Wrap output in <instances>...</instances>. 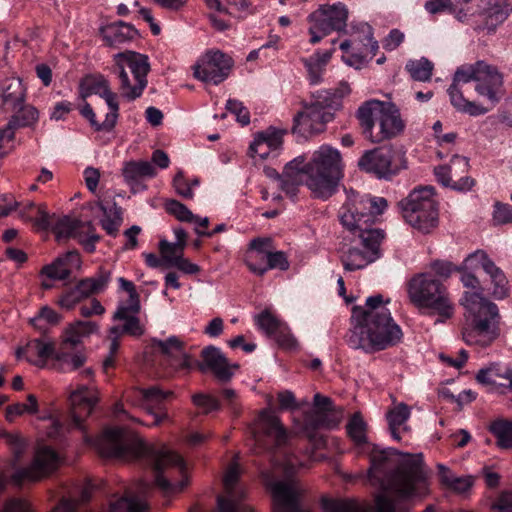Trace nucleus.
Instances as JSON below:
<instances>
[{
    "instance_id": "nucleus-1",
    "label": "nucleus",
    "mask_w": 512,
    "mask_h": 512,
    "mask_svg": "<svg viewBox=\"0 0 512 512\" xmlns=\"http://www.w3.org/2000/svg\"><path fill=\"white\" fill-rule=\"evenodd\" d=\"M94 445L102 457L147 463L155 473V484L165 493L180 492L188 485L187 466L179 454L165 445L148 444L128 429L107 428Z\"/></svg>"
},
{
    "instance_id": "nucleus-2",
    "label": "nucleus",
    "mask_w": 512,
    "mask_h": 512,
    "mask_svg": "<svg viewBox=\"0 0 512 512\" xmlns=\"http://www.w3.org/2000/svg\"><path fill=\"white\" fill-rule=\"evenodd\" d=\"M369 458V482L382 491L375 497L376 512H395L394 501L384 492L400 500L423 497L428 493L422 454H403L393 448L374 447Z\"/></svg>"
},
{
    "instance_id": "nucleus-3",
    "label": "nucleus",
    "mask_w": 512,
    "mask_h": 512,
    "mask_svg": "<svg viewBox=\"0 0 512 512\" xmlns=\"http://www.w3.org/2000/svg\"><path fill=\"white\" fill-rule=\"evenodd\" d=\"M387 206V200L383 197L360 195L352 189L347 191L339 218L343 227L358 235L359 241L341 254L345 271L363 269L381 257L380 244L384 234L380 229H373L372 225Z\"/></svg>"
},
{
    "instance_id": "nucleus-4",
    "label": "nucleus",
    "mask_w": 512,
    "mask_h": 512,
    "mask_svg": "<svg viewBox=\"0 0 512 512\" xmlns=\"http://www.w3.org/2000/svg\"><path fill=\"white\" fill-rule=\"evenodd\" d=\"M380 294L366 299L365 306L352 309L353 328L348 344L366 353L381 351L398 344L403 338L400 326L392 318L390 310Z\"/></svg>"
},
{
    "instance_id": "nucleus-5",
    "label": "nucleus",
    "mask_w": 512,
    "mask_h": 512,
    "mask_svg": "<svg viewBox=\"0 0 512 512\" xmlns=\"http://www.w3.org/2000/svg\"><path fill=\"white\" fill-rule=\"evenodd\" d=\"M461 282L467 288L476 289V291H466L460 301L472 317L471 323L463 328V340L468 345L486 347L498 335L500 320L498 307L482 295L479 279L470 270H463Z\"/></svg>"
},
{
    "instance_id": "nucleus-6",
    "label": "nucleus",
    "mask_w": 512,
    "mask_h": 512,
    "mask_svg": "<svg viewBox=\"0 0 512 512\" xmlns=\"http://www.w3.org/2000/svg\"><path fill=\"white\" fill-rule=\"evenodd\" d=\"M255 453H267L274 468L291 476L302 462L289 451V435L279 417L270 409H263L250 426Z\"/></svg>"
},
{
    "instance_id": "nucleus-7",
    "label": "nucleus",
    "mask_w": 512,
    "mask_h": 512,
    "mask_svg": "<svg viewBox=\"0 0 512 512\" xmlns=\"http://www.w3.org/2000/svg\"><path fill=\"white\" fill-rule=\"evenodd\" d=\"M410 301L418 308H425L438 316L435 323H444L453 316L454 306L443 283L431 273H419L407 284Z\"/></svg>"
},
{
    "instance_id": "nucleus-8",
    "label": "nucleus",
    "mask_w": 512,
    "mask_h": 512,
    "mask_svg": "<svg viewBox=\"0 0 512 512\" xmlns=\"http://www.w3.org/2000/svg\"><path fill=\"white\" fill-rule=\"evenodd\" d=\"M307 175L306 185L315 197H330L342 177L340 152L329 145L320 146L307 163Z\"/></svg>"
},
{
    "instance_id": "nucleus-9",
    "label": "nucleus",
    "mask_w": 512,
    "mask_h": 512,
    "mask_svg": "<svg viewBox=\"0 0 512 512\" xmlns=\"http://www.w3.org/2000/svg\"><path fill=\"white\" fill-rule=\"evenodd\" d=\"M406 223L421 233H430L438 226L439 210L433 186L413 189L399 202Z\"/></svg>"
},
{
    "instance_id": "nucleus-10",
    "label": "nucleus",
    "mask_w": 512,
    "mask_h": 512,
    "mask_svg": "<svg viewBox=\"0 0 512 512\" xmlns=\"http://www.w3.org/2000/svg\"><path fill=\"white\" fill-rule=\"evenodd\" d=\"M150 65L146 55L124 51L114 55L112 71L120 80L122 95L128 100L140 97L147 86Z\"/></svg>"
},
{
    "instance_id": "nucleus-11",
    "label": "nucleus",
    "mask_w": 512,
    "mask_h": 512,
    "mask_svg": "<svg viewBox=\"0 0 512 512\" xmlns=\"http://www.w3.org/2000/svg\"><path fill=\"white\" fill-rule=\"evenodd\" d=\"M70 346L60 345L56 350L52 342L35 339L26 347L17 349L18 359H25L28 362L43 365L45 361L52 358L56 361L62 372H71L79 369L86 362L85 355L80 351H73Z\"/></svg>"
},
{
    "instance_id": "nucleus-12",
    "label": "nucleus",
    "mask_w": 512,
    "mask_h": 512,
    "mask_svg": "<svg viewBox=\"0 0 512 512\" xmlns=\"http://www.w3.org/2000/svg\"><path fill=\"white\" fill-rule=\"evenodd\" d=\"M457 7L456 19L470 23L475 16L481 18L476 30L494 33L509 16L510 9L506 0H454Z\"/></svg>"
},
{
    "instance_id": "nucleus-13",
    "label": "nucleus",
    "mask_w": 512,
    "mask_h": 512,
    "mask_svg": "<svg viewBox=\"0 0 512 512\" xmlns=\"http://www.w3.org/2000/svg\"><path fill=\"white\" fill-rule=\"evenodd\" d=\"M351 36L340 44L344 52L342 60L350 67L361 69L368 57L372 59L376 55L379 45L373 37V28L366 22L353 25Z\"/></svg>"
},
{
    "instance_id": "nucleus-14",
    "label": "nucleus",
    "mask_w": 512,
    "mask_h": 512,
    "mask_svg": "<svg viewBox=\"0 0 512 512\" xmlns=\"http://www.w3.org/2000/svg\"><path fill=\"white\" fill-rule=\"evenodd\" d=\"M348 9L342 3L322 5L308 16L310 43L316 44L328 34L345 30Z\"/></svg>"
},
{
    "instance_id": "nucleus-15",
    "label": "nucleus",
    "mask_w": 512,
    "mask_h": 512,
    "mask_svg": "<svg viewBox=\"0 0 512 512\" xmlns=\"http://www.w3.org/2000/svg\"><path fill=\"white\" fill-rule=\"evenodd\" d=\"M327 95L317 91L312 94V101L294 117V132L315 134L323 131L325 124L333 119L335 111L328 107V102L324 99Z\"/></svg>"
},
{
    "instance_id": "nucleus-16",
    "label": "nucleus",
    "mask_w": 512,
    "mask_h": 512,
    "mask_svg": "<svg viewBox=\"0 0 512 512\" xmlns=\"http://www.w3.org/2000/svg\"><path fill=\"white\" fill-rule=\"evenodd\" d=\"M111 272L101 268L93 277L80 280L75 286L65 289L58 297L57 304L65 310H72L82 300L103 292L110 282Z\"/></svg>"
},
{
    "instance_id": "nucleus-17",
    "label": "nucleus",
    "mask_w": 512,
    "mask_h": 512,
    "mask_svg": "<svg viewBox=\"0 0 512 512\" xmlns=\"http://www.w3.org/2000/svg\"><path fill=\"white\" fill-rule=\"evenodd\" d=\"M240 466L236 460L232 461L224 474L223 485L226 496H219L217 504L219 512H254V510L244 504L246 491L238 485L240 477Z\"/></svg>"
},
{
    "instance_id": "nucleus-18",
    "label": "nucleus",
    "mask_w": 512,
    "mask_h": 512,
    "mask_svg": "<svg viewBox=\"0 0 512 512\" xmlns=\"http://www.w3.org/2000/svg\"><path fill=\"white\" fill-rule=\"evenodd\" d=\"M468 168L469 161L466 157L454 155L449 164L436 166L434 175L442 186L458 192H467L475 185L474 179L467 175Z\"/></svg>"
},
{
    "instance_id": "nucleus-19",
    "label": "nucleus",
    "mask_w": 512,
    "mask_h": 512,
    "mask_svg": "<svg viewBox=\"0 0 512 512\" xmlns=\"http://www.w3.org/2000/svg\"><path fill=\"white\" fill-rule=\"evenodd\" d=\"M171 394L170 391H163L158 386H151L146 389L132 388L126 391L124 398L132 406L142 407L153 415V424L158 425L167 418V413L163 411V404Z\"/></svg>"
},
{
    "instance_id": "nucleus-20",
    "label": "nucleus",
    "mask_w": 512,
    "mask_h": 512,
    "mask_svg": "<svg viewBox=\"0 0 512 512\" xmlns=\"http://www.w3.org/2000/svg\"><path fill=\"white\" fill-rule=\"evenodd\" d=\"M232 66L231 58L221 51L207 52L195 65V78L218 85L229 75Z\"/></svg>"
},
{
    "instance_id": "nucleus-21",
    "label": "nucleus",
    "mask_w": 512,
    "mask_h": 512,
    "mask_svg": "<svg viewBox=\"0 0 512 512\" xmlns=\"http://www.w3.org/2000/svg\"><path fill=\"white\" fill-rule=\"evenodd\" d=\"M478 66L480 69L476 77L475 91L492 104H497L505 93L503 75L497 67L483 60L478 61Z\"/></svg>"
},
{
    "instance_id": "nucleus-22",
    "label": "nucleus",
    "mask_w": 512,
    "mask_h": 512,
    "mask_svg": "<svg viewBox=\"0 0 512 512\" xmlns=\"http://www.w3.org/2000/svg\"><path fill=\"white\" fill-rule=\"evenodd\" d=\"M201 362L195 364L201 372L210 371L215 378L223 383L229 382L239 369L237 363H231L220 348L213 345L201 351Z\"/></svg>"
},
{
    "instance_id": "nucleus-23",
    "label": "nucleus",
    "mask_w": 512,
    "mask_h": 512,
    "mask_svg": "<svg viewBox=\"0 0 512 512\" xmlns=\"http://www.w3.org/2000/svg\"><path fill=\"white\" fill-rule=\"evenodd\" d=\"M96 93L105 100L109 108V112H107L105 120L102 123H99L96 120V115L91 105L88 103L81 108L80 113L89 121L96 131H111L115 127L119 115L117 94L110 90L108 82L105 79H101L99 81Z\"/></svg>"
},
{
    "instance_id": "nucleus-24",
    "label": "nucleus",
    "mask_w": 512,
    "mask_h": 512,
    "mask_svg": "<svg viewBox=\"0 0 512 512\" xmlns=\"http://www.w3.org/2000/svg\"><path fill=\"white\" fill-rule=\"evenodd\" d=\"M314 408L304 415L303 430L315 444L323 441V437H317L315 431L319 428H330L333 423L329 413L332 410V401L329 397L316 393L313 398Z\"/></svg>"
},
{
    "instance_id": "nucleus-25",
    "label": "nucleus",
    "mask_w": 512,
    "mask_h": 512,
    "mask_svg": "<svg viewBox=\"0 0 512 512\" xmlns=\"http://www.w3.org/2000/svg\"><path fill=\"white\" fill-rule=\"evenodd\" d=\"M392 159L393 152L390 149L375 148L362 155L358 166L361 170L372 173L378 178L389 179L399 171Z\"/></svg>"
},
{
    "instance_id": "nucleus-26",
    "label": "nucleus",
    "mask_w": 512,
    "mask_h": 512,
    "mask_svg": "<svg viewBox=\"0 0 512 512\" xmlns=\"http://www.w3.org/2000/svg\"><path fill=\"white\" fill-rule=\"evenodd\" d=\"M58 463V456L56 452L50 447L40 448L32 461V463L25 468L18 469L14 475V480L22 482L25 480L37 481L56 469Z\"/></svg>"
},
{
    "instance_id": "nucleus-27",
    "label": "nucleus",
    "mask_w": 512,
    "mask_h": 512,
    "mask_svg": "<svg viewBox=\"0 0 512 512\" xmlns=\"http://www.w3.org/2000/svg\"><path fill=\"white\" fill-rule=\"evenodd\" d=\"M68 399L72 427L84 430V420L91 414L98 400L95 390L86 385H80L70 392Z\"/></svg>"
},
{
    "instance_id": "nucleus-28",
    "label": "nucleus",
    "mask_w": 512,
    "mask_h": 512,
    "mask_svg": "<svg viewBox=\"0 0 512 512\" xmlns=\"http://www.w3.org/2000/svg\"><path fill=\"white\" fill-rule=\"evenodd\" d=\"M153 345L174 371H189L193 367L194 361L185 352V343L178 336H170L165 340L153 339Z\"/></svg>"
},
{
    "instance_id": "nucleus-29",
    "label": "nucleus",
    "mask_w": 512,
    "mask_h": 512,
    "mask_svg": "<svg viewBox=\"0 0 512 512\" xmlns=\"http://www.w3.org/2000/svg\"><path fill=\"white\" fill-rule=\"evenodd\" d=\"M405 125L399 110L392 104L386 103L376 121V128L371 131L368 139L372 143H380L399 135Z\"/></svg>"
},
{
    "instance_id": "nucleus-30",
    "label": "nucleus",
    "mask_w": 512,
    "mask_h": 512,
    "mask_svg": "<svg viewBox=\"0 0 512 512\" xmlns=\"http://www.w3.org/2000/svg\"><path fill=\"white\" fill-rule=\"evenodd\" d=\"M284 134L285 130L272 126L258 132L250 144L252 156H258L262 160L270 156L277 157L282 147Z\"/></svg>"
},
{
    "instance_id": "nucleus-31",
    "label": "nucleus",
    "mask_w": 512,
    "mask_h": 512,
    "mask_svg": "<svg viewBox=\"0 0 512 512\" xmlns=\"http://www.w3.org/2000/svg\"><path fill=\"white\" fill-rule=\"evenodd\" d=\"M271 250H273V243L269 237H258L250 241L245 263L252 273L258 276L265 274L264 263H267Z\"/></svg>"
},
{
    "instance_id": "nucleus-32",
    "label": "nucleus",
    "mask_w": 512,
    "mask_h": 512,
    "mask_svg": "<svg viewBox=\"0 0 512 512\" xmlns=\"http://www.w3.org/2000/svg\"><path fill=\"white\" fill-rule=\"evenodd\" d=\"M81 266L80 254L77 251H68L57 257L52 263L41 269V275L50 280H66L73 269Z\"/></svg>"
},
{
    "instance_id": "nucleus-33",
    "label": "nucleus",
    "mask_w": 512,
    "mask_h": 512,
    "mask_svg": "<svg viewBox=\"0 0 512 512\" xmlns=\"http://www.w3.org/2000/svg\"><path fill=\"white\" fill-rule=\"evenodd\" d=\"M122 174L132 191L138 192L146 188L142 184L143 179L154 177L156 170L148 161H130L125 163Z\"/></svg>"
},
{
    "instance_id": "nucleus-34",
    "label": "nucleus",
    "mask_w": 512,
    "mask_h": 512,
    "mask_svg": "<svg viewBox=\"0 0 512 512\" xmlns=\"http://www.w3.org/2000/svg\"><path fill=\"white\" fill-rule=\"evenodd\" d=\"M26 90L20 78L10 77L0 81V99L5 112L16 110L25 102Z\"/></svg>"
},
{
    "instance_id": "nucleus-35",
    "label": "nucleus",
    "mask_w": 512,
    "mask_h": 512,
    "mask_svg": "<svg viewBox=\"0 0 512 512\" xmlns=\"http://www.w3.org/2000/svg\"><path fill=\"white\" fill-rule=\"evenodd\" d=\"M149 489V484L141 481L137 489L140 495H126L111 502L109 512H148L149 506L145 497Z\"/></svg>"
},
{
    "instance_id": "nucleus-36",
    "label": "nucleus",
    "mask_w": 512,
    "mask_h": 512,
    "mask_svg": "<svg viewBox=\"0 0 512 512\" xmlns=\"http://www.w3.org/2000/svg\"><path fill=\"white\" fill-rule=\"evenodd\" d=\"M103 40L108 46L120 47L138 37V31L132 25L119 21L101 29Z\"/></svg>"
},
{
    "instance_id": "nucleus-37",
    "label": "nucleus",
    "mask_w": 512,
    "mask_h": 512,
    "mask_svg": "<svg viewBox=\"0 0 512 512\" xmlns=\"http://www.w3.org/2000/svg\"><path fill=\"white\" fill-rule=\"evenodd\" d=\"M334 49L316 51L313 55L302 59L307 71V78L311 85H318L323 81V74L331 59Z\"/></svg>"
},
{
    "instance_id": "nucleus-38",
    "label": "nucleus",
    "mask_w": 512,
    "mask_h": 512,
    "mask_svg": "<svg viewBox=\"0 0 512 512\" xmlns=\"http://www.w3.org/2000/svg\"><path fill=\"white\" fill-rule=\"evenodd\" d=\"M451 105L461 113H466L470 116H480L488 112V109L476 102L467 100L463 95V89L460 84L451 83L447 89Z\"/></svg>"
},
{
    "instance_id": "nucleus-39",
    "label": "nucleus",
    "mask_w": 512,
    "mask_h": 512,
    "mask_svg": "<svg viewBox=\"0 0 512 512\" xmlns=\"http://www.w3.org/2000/svg\"><path fill=\"white\" fill-rule=\"evenodd\" d=\"M380 100H369L364 102L357 110V118L360 122L364 136L368 139L371 131L376 128V121L385 106Z\"/></svg>"
},
{
    "instance_id": "nucleus-40",
    "label": "nucleus",
    "mask_w": 512,
    "mask_h": 512,
    "mask_svg": "<svg viewBox=\"0 0 512 512\" xmlns=\"http://www.w3.org/2000/svg\"><path fill=\"white\" fill-rule=\"evenodd\" d=\"M97 330L96 323L92 321H76L70 324L63 333V340L60 345L74 348L81 343L83 337L92 334Z\"/></svg>"
},
{
    "instance_id": "nucleus-41",
    "label": "nucleus",
    "mask_w": 512,
    "mask_h": 512,
    "mask_svg": "<svg viewBox=\"0 0 512 512\" xmlns=\"http://www.w3.org/2000/svg\"><path fill=\"white\" fill-rule=\"evenodd\" d=\"M86 226L87 223H83L76 218L62 216L55 217L51 230L55 233L57 239L77 238L85 230Z\"/></svg>"
},
{
    "instance_id": "nucleus-42",
    "label": "nucleus",
    "mask_w": 512,
    "mask_h": 512,
    "mask_svg": "<svg viewBox=\"0 0 512 512\" xmlns=\"http://www.w3.org/2000/svg\"><path fill=\"white\" fill-rule=\"evenodd\" d=\"M485 273L489 276L492 285L491 295L497 300L506 298L509 294V285L503 270L492 262L486 265Z\"/></svg>"
},
{
    "instance_id": "nucleus-43",
    "label": "nucleus",
    "mask_w": 512,
    "mask_h": 512,
    "mask_svg": "<svg viewBox=\"0 0 512 512\" xmlns=\"http://www.w3.org/2000/svg\"><path fill=\"white\" fill-rule=\"evenodd\" d=\"M411 410L405 403H399L387 412V421L389 430L393 439L399 441L401 439L399 430L405 425L410 418Z\"/></svg>"
},
{
    "instance_id": "nucleus-44",
    "label": "nucleus",
    "mask_w": 512,
    "mask_h": 512,
    "mask_svg": "<svg viewBox=\"0 0 512 512\" xmlns=\"http://www.w3.org/2000/svg\"><path fill=\"white\" fill-rule=\"evenodd\" d=\"M405 69L413 80L427 82L432 77L434 64L427 58L421 57L420 59L409 60Z\"/></svg>"
},
{
    "instance_id": "nucleus-45",
    "label": "nucleus",
    "mask_w": 512,
    "mask_h": 512,
    "mask_svg": "<svg viewBox=\"0 0 512 512\" xmlns=\"http://www.w3.org/2000/svg\"><path fill=\"white\" fill-rule=\"evenodd\" d=\"M257 328L268 337H271L281 326L283 321L270 309H264L254 317Z\"/></svg>"
},
{
    "instance_id": "nucleus-46",
    "label": "nucleus",
    "mask_w": 512,
    "mask_h": 512,
    "mask_svg": "<svg viewBox=\"0 0 512 512\" xmlns=\"http://www.w3.org/2000/svg\"><path fill=\"white\" fill-rule=\"evenodd\" d=\"M490 432L496 437L500 448H512V421L497 419L490 424Z\"/></svg>"
},
{
    "instance_id": "nucleus-47",
    "label": "nucleus",
    "mask_w": 512,
    "mask_h": 512,
    "mask_svg": "<svg viewBox=\"0 0 512 512\" xmlns=\"http://www.w3.org/2000/svg\"><path fill=\"white\" fill-rule=\"evenodd\" d=\"M98 207L103 213V217L100 220L102 228L108 235L115 236L121 224V217L117 211L116 205L114 204L108 207L103 203H98Z\"/></svg>"
},
{
    "instance_id": "nucleus-48",
    "label": "nucleus",
    "mask_w": 512,
    "mask_h": 512,
    "mask_svg": "<svg viewBox=\"0 0 512 512\" xmlns=\"http://www.w3.org/2000/svg\"><path fill=\"white\" fill-rule=\"evenodd\" d=\"M321 506L325 512H365L353 499L323 498Z\"/></svg>"
},
{
    "instance_id": "nucleus-49",
    "label": "nucleus",
    "mask_w": 512,
    "mask_h": 512,
    "mask_svg": "<svg viewBox=\"0 0 512 512\" xmlns=\"http://www.w3.org/2000/svg\"><path fill=\"white\" fill-rule=\"evenodd\" d=\"M10 119H15V124L19 128L31 127L38 121V111L35 107L27 105L25 102L19 105Z\"/></svg>"
},
{
    "instance_id": "nucleus-50",
    "label": "nucleus",
    "mask_w": 512,
    "mask_h": 512,
    "mask_svg": "<svg viewBox=\"0 0 512 512\" xmlns=\"http://www.w3.org/2000/svg\"><path fill=\"white\" fill-rule=\"evenodd\" d=\"M210 9L234 15L248 8V0H205Z\"/></svg>"
},
{
    "instance_id": "nucleus-51",
    "label": "nucleus",
    "mask_w": 512,
    "mask_h": 512,
    "mask_svg": "<svg viewBox=\"0 0 512 512\" xmlns=\"http://www.w3.org/2000/svg\"><path fill=\"white\" fill-rule=\"evenodd\" d=\"M27 400L31 402V405L24 403H14L6 408V418L8 421L14 420L16 417L21 416L25 413L34 415L38 412V400L35 395L29 394Z\"/></svg>"
},
{
    "instance_id": "nucleus-52",
    "label": "nucleus",
    "mask_w": 512,
    "mask_h": 512,
    "mask_svg": "<svg viewBox=\"0 0 512 512\" xmlns=\"http://www.w3.org/2000/svg\"><path fill=\"white\" fill-rule=\"evenodd\" d=\"M349 437L356 444L366 443V423L360 413H355L346 426Z\"/></svg>"
},
{
    "instance_id": "nucleus-53",
    "label": "nucleus",
    "mask_w": 512,
    "mask_h": 512,
    "mask_svg": "<svg viewBox=\"0 0 512 512\" xmlns=\"http://www.w3.org/2000/svg\"><path fill=\"white\" fill-rule=\"evenodd\" d=\"M62 319V316L49 306H44L39 310V313L33 317L30 322L31 324L40 330H46L48 325H56Z\"/></svg>"
},
{
    "instance_id": "nucleus-54",
    "label": "nucleus",
    "mask_w": 512,
    "mask_h": 512,
    "mask_svg": "<svg viewBox=\"0 0 512 512\" xmlns=\"http://www.w3.org/2000/svg\"><path fill=\"white\" fill-rule=\"evenodd\" d=\"M141 309L139 297H128L121 301L114 313V320H123L131 316H138Z\"/></svg>"
},
{
    "instance_id": "nucleus-55",
    "label": "nucleus",
    "mask_w": 512,
    "mask_h": 512,
    "mask_svg": "<svg viewBox=\"0 0 512 512\" xmlns=\"http://www.w3.org/2000/svg\"><path fill=\"white\" fill-rule=\"evenodd\" d=\"M493 260L489 258L488 254L483 250H476L469 254L463 261L462 267L459 270L474 271L482 268L485 271L486 265L492 263Z\"/></svg>"
},
{
    "instance_id": "nucleus-56",
    "label": "nucleus",
    "mask_w": 512,
    "mask_h": 512,
    "mask_svg": "<svg viewBox=\"0 0 512 512\" xmlns=\"http://www.w3.org/2000/svg\"><path fill=\"white\" fill-rule=\"evenodd\" d=\"M317 92L327 93L328 97L324 99L328 102V107L337 110L341 107L342 99L350 94L351 88L347 82H341L334 90H318Z\"/></svg>"
},
{
    "instance_id": "nucleus-57",
    "label": "nucleus",
    "mask_w": 512,
    "mask_h": 512,
    "mask_svg": "<svg viewBox=\"0 0 512 512\" xmlns=\"http://www.w3.org/2000/svg\"><path fill=\"white\" fill-rule=\"evenodd\" d=\"M91 488L89 485L85 486L81 491L79 499L64 498L59 505L52 512H76L81 503H85L90 499Z\"/></svg>"
},
{
    "instance_id": "nucleus-58",
    "label": "nucleus",
    "mask_w": 512,
    "mask_h": 512,
    "mask_svg": "<svg viewBox=\"0 0 512 512\" xmlns=\"http://www.w3.org/2000/svg\"><path fill=\"white\" fill-rule=\"evenodd\" d=\"M479 69L478 61L473 64L462 65L455 71L452 82L460 84L461 86L469 83L470 81L476 82Z\"/></svg>"
},
{
    "instance_id": "nucleus-59",
    "label": "nucleus",
    "mask_w": 512,
    "mask_h": 512,
    "mask_svg": "<svg viewBox=\"0 0 512 512\" xmlns=\"http://www.w3.org/2000/svg\"><path fill=\"white\" fill-rule=\"evenodd\" d=\"M271 338H273L277 344L286 350H295L298 347L296 338L292 335L289 327L286 323H283L281 328L275 332Z\"/></svg>"
},
{
    "instance_id": "nucleus-60",
    "label": "nucleus",
    "mask_w": 512,
    "mask_h": 512,
    "mask_svg": "<svg viewBox=\"0 0 512 512\" xmlns=\"http://www.w3.org/2000/svg\"><path fill=\"white\" fill-rule=\"evenodd\" d=\"M301 181L302 176L298 175V173H287L284 171L279 181V187L288 196L294 198L297 195L298 186L300 185Z\"/></svg>"
},
{
    "instance_id": "nucleus-61",
    "label": "nucleus",
    "mask_w": 512,
    "mask_h": 512,
    "mask_svg": "<svg viewBox=\"0 0 512 512\" xmlns=\"http://www.w3.org/2000/svg\"><path fill=\"white\" fill-rule=\"evenodd\" d=\"M166 210L182 222H192L196 218V215H194L187 206L177 200L167 201Z\"/></svg>"
},
{
    "instance_id": "nucleus-62",
    "label": "nucleus",
    "mask_w": 512,
    "mask_h": 512,
    "mask_svg": "<svg viewBox=\"0 0 512 512\" xmlns=\"http://www.w3.org/2000/svg\"><path fill=\"white\" fill-rule=\"evenodd\" d=\"M0 437H2L6 444L10 447L15 460L19 461L26 450L27 445L25 441L19 435L9 432H0Z\"/></svg>"
},
{
    "instance_id": "nucleus-63",
    "label": "nucleus",
    "mask_w": 512,
    "mask_h": 512,
    "mask_svg": "<svg viewBox=\"0 0 512 512\" xmlns=\"http://www.w3.org/2000/svg\"><path fill=\"white\" fill-rule=\"evenodd\" d=\"M426 11L430 14L449 12L456 17L457 7L454 0H428L424 5Z\"/></svg>"
},
{
    "instance_id": "nucleus-64",
    "label": "nucleus",
    "mask_w": 512,
    "mask_h": 512,
    "mask_svg": "<svg viewBox=\"0 0 512 512\" xmlns=\"http://www.w3.org/2000/svg\"><path fill=\"white\" fill-rule=\"evenodd\" d=\"M193 404L200 408L203 413L208 414L220 408L219 401L211 395L199 393L192 396Z\"/></svg>"
}]
</instances>
